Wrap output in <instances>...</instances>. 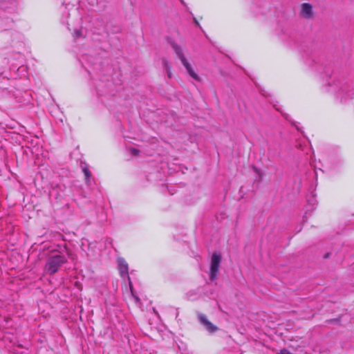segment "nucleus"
Listing matches in <instances>:
<instances>
[{"instance_id": "6", "label": "nucleus", "mask_w": 354, "mask_h": 354, "mask_svg": "<svg viewBox=\"0 0 354 354\" xmlns=\"http://www.w3.org/2000/svg\"><path fill=\"white\" fill-rule=\"evenodd\" d=\"M279 354H291L287 350H282L280 351Z\"/></svg>"}, {"instance_id": "4", "label": "nucleus", "mask_w": 354, "mask_h": 354, "mask_svg": "<svg viewBox=\"0 0 354 354\" xmlns=\"http://www.w3.org/2000/svg\"><path fill=\"white\" fill-rule=\"evenodd\" d=\"M64 262L65 260L62 257L55 255L49 259L46 269L50 274H53L57 270L58 267Z\"/></svg>"}, {"instance_id": "1", "label": "nucleus", "mask_w": 354, "mask_h": 354, "mask_svg": "<svg viewBox=\"0 0 354 354\" xmlns=\"http://www.w3.org/2000/svg\"><path fill=\"white\" fill-rule=\"evenodd\" d=\"M171 46L174 50L175 51V53H176V55H178V58L180 59L182 64L185 68L187 73L189 74V75L194 80L198 82H201V77L196 73L190 63L186 59L182 48L175 42H171Z\"/></svg>"}, {"instance_id": "5", "label": "nucleus", "mask_w": 354, "mask_h": 354, "mask_svg": "<svg viewBox=\"0 0 354 354\" xmlns=\"http://www.w3.org/2000/svg\"><path fill=\"white\" fill-rule=\"evenodd\" d=\"M200 319H201V323L205 326V328L208 330H209L211 332L216 330V327L212 324H211L206 318H205L203 317H201Z\"/></svg>"}, {"instance_id": "7", "label": "nucleus", "mask_w": 354, "mask_h": 354, "mask_svg": "<svg viewBox=\"0 0 354 354\" xmlns=\"http://www.w3.org/2000/svg\"><path fill=\"white\" fill-rule=\"evenodd\" d=\"M132 153H133L134 155H137L138 153V151L136 149H133L132 151Z\"/></svg>"}, {"instance_id": "2", "label": "nucleus", "mask_w": 354, "mask_h": 354, "mask_svg": "<svg viewBox=\"0 0 354 354\" xmlns=\"http://www.w3.org/2000/svg\"><path fill=\"white\" fill-rule=\"evenodd\" d=\"M221 254L218 252H214L211 256L210 268H209V279L213 281L216 277L218 271V268L221 261Z\"/></svg>"}, {"instance_id": "3", "label": "nucleus", "mask_w": 354, "mask_h": 354, "mask_svg": "<svg viewBox=\"0 0 354 354\" xmlns=\"http://www.w3.org/2000/svg\"><path fill=\"white\" fill-rule=\"evenodd\" d=\"M299 15L305 20L313 19L315 15L313 6L309 3H302L299 6Z\"/></svg>"}]
</instances>
